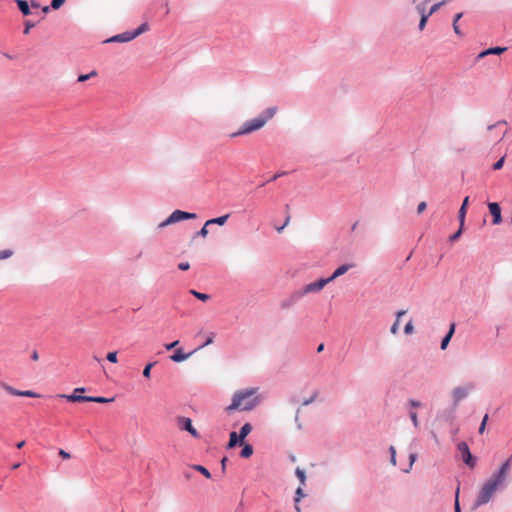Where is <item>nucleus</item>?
Listing matches in <instances>:
<instances>
[{"label":"nucleus","instance_id":"nucleus-55","mask_svg":"<svg viewBox=\"0 0 512 512\" xmlns=\"http://www.w3.org/2000/svg\"><path fill=\"white\" fill-rule=\"evenodd\" d=\"M178 268L182 271H186L190 268V264L188 262H181L179 263Z\"/></svg>","mask_w":512,"mask_h":512},{"label":"nucleus","instance_id":"nucleus-20","mask_svg":"<svg viewBox=\"0 0 512 512\" xmlns=\"http://www.w3.org/2000/svg\"><path fill=\"white\" fill-rule=\"evenodd\" d=\"M244 440L240 439L239 434L235 431L231 432L229 435V441L227 444V448L231 449L234 448L237 445H243Z\"/></svg>","mask_w":512,"mask_h":512},{"label":"nucleus","instance_id":"nucleus-29","mask_svg":"<svg viewBox=\"0 0 512 512\" xmlns=\"http://www.w3.org/2000/svg\"><path fill=\"white\" fill-rule=\"evenodd\" d=\"M295 475L300 481V486H304L306 484V473L303 469L297 467L295 470Z\"/></svg>","mask_w":512,"mask_h":512},{"label":"nucleus","instance_id":"nucleus-34","mask_svg":"<svg viewBox=\"0 0 512 512\" xmlns=\"http://www.w3.org/2000/svg\"><path fill=\"white\" fill-rule=\"evenodd\" d=\"M304 497H305V493L303 491V488H302V486H299L295 491L294 502L299 503L301 501V499Z\"/></svg>","mask_w":512,"mask_h":512},{"label":"nucleus","instance_id":"nucleus-1","mask_svg":"<svg viewBox=\"0 0 512 512\" xmlns=\"http://www.w3.org/2000/svg\"><path fill=\"white\" fill-rule=\"evenodd\" d=\"M258 388L238 390L232 397V402L226 407L228 413L234 410L251 411L260 403V397L256 396Z\"/></svg>","mask_w":512,"mask_h":512},{"label":"nucleus","instance_id":"nucleus-35","mask_svg":"<svg viewBox=\"0 0 512 512\" xmlns=\"http://www.w3.org/2000/svg\"><path fill=\"white\" fill-rule=\"evenodd\" d=\"M96 75H97V72H96L95 70L91 71V72H90V73H88V74H80V75L78 76L77 81H78V82H85V81L89 80L91 77H94V76H96Z\"/></svg>","mask_w":512,"mask_h":512},{"label":"nucleus","instance_id":"nucleus-49","mask_svg":"<svg viewBox=\"0 0 512 512\" xmlns=\"http://www.w3.org/2000/svg\"><path fill=\"white\" fill-rule=\"evenodd\" d=\"M299 415H300V408H298V409L296 410V414H295L294 421H295V424H296L297 429H298V430H301V429H302V424H301V422H300Z\"/></svg>","mask_w":512,"mask_h":512},{"label":"nucleus","instance_id":"nucleus-21","mask_svg":"<svg viewBox=\"0 0 512 512\" xmlns=\"http://www.w3.org/2000/svg\"><path fill=\"white\" fill-rule=\"evenodd\" d=\"M456 409L457 408H454V406L452 405V407L450 409L440 412L438 414V418L443 419L447 422H451L455 418Z\"/></svg>","mask_w":512,"mask_h":512},{"label":"nucleus","instance_id":"nucleus-41","mask_svg":"<svg viewBox=\"0 0 512 512\" xmlns=\"http://www.w3.org/2000/svg\"><path fill=\"white\" fill-rule=\"evenodd\" d=\"M65 1L66 0H52L50 7L54 10H57L65 3Z\"/></svg>","mask_w":512,"mask_h":512},{"label":"nucleus","instance_id":"nucleus-32","mask_svg":"<svg viewBox=\"0 0 512 512\" xmlns=\"http://www.w3.org/2000/svg\"><path fill=\"white\" fill-rule=\"evenodd\" d=\"M156 364H157V362H156V361H154V362L148 363V364L144 367L142 374H143V376H144L145 378H150V377H151V369H152Z\"/></svg>","mask_w":512,"mask_h":512},{"label":"nucleus","instance_id":"nucleus-53","mask_svg":"<svg viewBox=\"0 0 512 512\" xmlns=\"http://www.w3.org/2000/svg\"><path fill=\"white\" fill-rule=\"evenodd\" d=\"M408 404L412 407V408H418V407H421V402L418 401V400H415V399H410L408 401Z\"/></svg>","mask_w":512,"mask_h":512},{"label":"nucleus","instance_id":"nucleus-12","mask_svg":"<svg viewBox=\"0 0 512 512\" xmlns=\"http://www.w3.org/2000/svg\"><path fill=\"white\" fill-rule=\"evenodd\" d=\"M0 387L13 396L37 398L39 394L31 390H18L5 382H0Z\"/></svg>","mask_w":512,"mask_h":512},{"label":"nucleus","instance_id":"nucleus-2","mask_svg":"<svg viewBox=\"0 0 512 512\" xmlns=\"http://www.w3.org/2000/svg\"><path fill=\"white\" fill-rule=\"evenodd\" d=\"M277 107L271 106L263 110L257 117L245 121L238 131L230 135L231 138H235L242 135H247L262 129L269 120H271L277 113Z\"/></svg>","mask_w":512,"mask_h":512},{"label":"nucleus","instance_id":"nucleus-26","mask_svg":"<svg viewBox=\"0 0 512 512\" xmlns=\"http://www.w3.org/2000/svg\"><path fill=\"white\" fill-rule=\"evenodd\" d=\"M243 448L240 452V456L242 458H249L252 454H253V447L252 445L248 444V443H244L243 445Z\"/></svg>","mask_w":512,"mask_h":512},{"label":"nucleus","instance_id":"nucleus-44","mask_svg":"<svg viewBox=\"0 0 512 512\" xmlns=\"http://www.w3.org/2000/svg\"><path fill=\"white\" fill-rule=\"evenodd\" d=\"M417 459V455L415 453H411L409 455V468L408 469H405L404 472L408 473L410 471V469L412 468L414 462L416 461Z\"/></svg>","mask_w":512,"mask_h":512},{"label":"nucleus","instance_id":"nucleus-37","mask_svg":"<svg viewBox=\"0 0 512 512\" xmlns=\"http://www.w3.org/2000/svg\"><path fill=\"white\" fill-rule=\"evenodd\" d=\"M453 0H442L432 5V12H437L442 6L452 2Z\"/></svg>","mask_w":512,"mask_h":512},{"label":"nucleus","instance_id":"nucleus-11","mask_svg":"<svg viewBox=\"0 0 512 512\" xmlns=\"http://www.w3.org/2000/svg\"><path fill=\"white\" fill-rule=\"evenodd\" d=\"M492 484H494L500 491H503L507 488L510 482V477L507 475L495 470L488 478Z\"/></svg>","mask_w":512,"mask_h":512},{"label":"nucleus","instance_id":"nucleus-7","mask_svg":"<svg viewBox=\"0 0 512 512\" xmlns=\"http://www.w3.org/2000/svg\"><path fill=\"white\" fill-rule=\"evenodd\" d=\"M196 217L197 215L195 213H190L182 210H175L168 216V218H166L163 222L158 224V228L162 229L179 221L191 220L195 219Z\"/></svg>","mask_w":512,"mask_h":512},{"label":"nucleus","instance_id":"nucleus-59","mask_svg":"<svg viewBox=\"0 0 512 512\" xmlns=\"http://www.w3.org/2000/svg\"><path fill=\"white\" fill-rule=\"evenodd\" d=\"M287 173H288V172H286V171H283V172H280V173H276V174H275V175H274V176L269 180V182H270V181H275V180H277L279 177H282V176H284V175H287Z\"/></svg>","mask_w":512,"mask_h":512},{"label":"nucleus","instance_id":"nucleus-33","mask_svg":"<svg viewBox=\"0 0 512 512\" xmlns=\"http://www.w3.org/2000/svg\"><path fill=\"white\" fill-rule=\"evenodd\" d=\"M14 255V250L12 249H4L0 251V260L9 259Z\"/></svg>","mask_w":512,"mask_h":512},{"label":"nucleus","instance_id":"nucleus-31","mask_svg":"<svg viewBox=\"0 0 512 512\" xmlns=\"http://www.w3.org/2000/svg\"><path fill=\"white\" fill-rule=\"evenodd\" d=\"M193 469H195L196 471L200 472L204 477H206L207 479H210L211 478V473L209 472V470L207 468H205L204 466L202 465H194L193 466Z\"/></svg>","mask_w":512,"mask_h":512},{"label":"nucleus","instance_id":"nucleus-61","mask_svg":"<svg viewBox=\"0 0 512 512\" xmlns=\"http://www.w3.org/2000/svg\"><path fill=\"white\" fill-rule=\"evenodd\" d=\"M406 314V310H399L397 313H396V319H399Z\"/></svg>","mask_w":512,"mask_h":512},{"label":"nucleus","instance_id":"nucleus-8","mask_svg":"<svg viewBox=\"0 0 512 512\" xmlns=\"http://www.w3.org/2000/svg\"><path fill=\"white\" fill-rule=\"evenodd\" d=\"M351 267H353L352 264H343L339 266L330 277L328 278H321L314 283L316 285V289L318 292H320L328 283L334 281L336 278L344 275Z\"/></svg>","mask_w":512,"mask_h":512},{"label":"nucleus","instance_id":"nucleus-36","mask_svg":"<svg viewBox=\"0 0 512 512\" xmlns=\"http://www.w3.org/2000/svg\"><path fill=\"white\" fill-rule=\"evenodd\" d=\"M389 453H390V463L393 465V466H396L397 462H396V449L394 446H390L389 447Z\"/></svg>","mask_w":512,"mask_h":512},{"label":"nucleus","instance_id":"nucleus-39","mask_svg":"<svg viewBox=\"0 0 512 512\" xmlns=\"http://www.w3.org/2000/svg\"><path fill=\"white\" fill-rule=\"evenodd\" d=\"M462 231H463V227L460 226L459 229L449 237V240L451 242L458 240L462 235Z\"/></svg>","mask_w":512,"mask_h":512},{"label":"nucleus","instance_id":"nucleus-3","mask_svg":"<svg viewBox=\"0 0 512 512\" xmlns=\"http://www.w3.org/2000/svg\"><path fill=\"white\" fill-rule=\"evenodd\" d=\"M310 293H318L316 285H314L313 282L291 292L287 297L280 301L279 307L281 310H288L295 306L305 295Z\"/></svg>","mask_w":512,"mask_h":512},{"label":"nucleus","instance_id":"nucleus-62","mask_svg":"<svg viewBox=\"0 0 512 512\" xmlns=\"http://www.w3.org/2000/svg\"><path fill=\"white\" fill-rule=\"evenodd\" d=\"M31 359L37 361L39 359V355L37 351H33L31 354Z\"/></svg>","mask_w":512,"mask_h":512},{"label":"nucleus","instance_id":"nucleus-24","mask_svg":"<svg viewBox=\"0 0 512 512\" xmlns=\"http://www.w3.org/2000/svg\"><path fill=\"white\" fill-rule=\"evenodd\" d=\"M463 17V12H459V13H456L453 17V23H452V26H453V30L455 32L456 35H458L459 37H463V32L460 30V27L458 25V21Z\"/></svg>","mask_w":512,"mask_h":512},{"label":"nucleus","instance_id":"nucleus-9","mask_svg":"<svg viewBox=\"0 0 512 512\" xmlns=\"http://www.w3.org/2000/svg\"><path fill=\"white\" fill-rule=\"evenodd\" d=\"M457 449L461 455L463 462L470 468H474L477 463V459L474 455H472L468 444L464 441H461L457 445Z\"/></svg>","mask_w":512,"mask_h":512},{"label":"nucleus","instance_id":"nucleus-46","mask_svg":"<svg viewBox=\"0 0 512 512\" xmlns=\"http://www.w3.org/2000/svg\"><path fill=\"white\" fill-rule=\"evenodd\" d=\"M106 359L111 362V363H116L117 362V352L116 351H113V352H109L106 356Z\"/></svg>","mask_w":512,"mask_h":512},{"label":"nucleus","instance_id":"nucleus-25","mask_svg":"<svg viewBox=\"0 0 512 512\" xmlns=\"http://www.w3.org/2000/svg\"><path fill=\"white\" fill-rule=\"evenodd\" d=\"M229 218V214H225V215H222L220 217H217V218H212V219H209L206 221L205 223V226H209V225H212V224H217V225H224L227 220Z\"/></svg>","mask_w":512,"mask_h":512},{"label":"nucleus","instance_id":"nucleus-10","mask_svg":"<svg viewBox=\"0 0 512 512\" xmlns=\"http://www.w3.org/2000/svg\"><path fill=\"white\" fill-rule=\"evenodd\" d=\"M177 426L180 430L188 432L192 437L200 438L199 432L194 428L192 420L189 417L178 416L176 418Z\"/></svg>","mask_w":512,"mask_h":512},{"label":"nucleus","instance_id":"nucleus-18","mask_svg":"<svg viewBox=\"0 0 512 512\" xmlns=\"http://www.w3.org/2000/svg\"><path fill=\"white\" fill-rule=\"evenodd\" d=\"M193 354V352H190V353H184L182 349H177L171 356H170V359L173 361V362H176V363H179V362H183L185 360H187L191 355Z\"/></svg>","mask_w":512,"mask_h":512},{"label":"nucleus","instance_id":"nucleus-22","mask_svg":"<svg viewBox=\"0 0 512 512\" xmlns=\"http://www.w3.org/2000/svg\"><path fill=\"white\" fill-rule=\"evenodd\" d=\"M512 468V455L508 457L497 469V471L507 475L510 477V472Z\"/></svg>","mask_w":512,"mask_h":512},{"label":"nucleus","instance_id":"nucleus-52","mask_svg":"<svg viewBox=\"0 0 512 512\" xmlns=\"http://www.w3.org/2000/svg\"><path fill=\"white\" fill-rule=\"evenodd\" d=\"M197 236L206 237L208 235L207 226H203L196 234Z\"/></svg>","mask_w":512,"mask_h":512},{"label":"nucleus","instance_id":"nucleus-56","mask_svg":"<svg viewBox=\"0 0 512 512\" xmlns=\"http://www.w3.org/2000/svg\"><path fill=\"white\" fill-rule=\"evenodd\" d=\"M178 344H179V341H178V340H176V341L171 342V343H169V344H165V348H166V350H172V349H174Z\"/></svg>","mask_w":512,"mask_h":512},{"label":"nucleus","instance_id":"nucleus-50","mask_svg":"<svg viewBox=\"0 0 512 512\" xmlns=\"http://www.w3.org/2000/svg\"><path fill=\"white\" fill-rule=\"evenodd\" d=\"M317 392H314V394L310 397V398H307L305 399L303 402H302V405L303 406H308L310 405L311 403H313L317 397Z\"/></svg>","mask_w":512,"mask_h":512},{"label":"nucleus","instance_id":"nucleus-17","mask_svg":"<svg viewBox=\"0 0 512 512\" xmlns=\"http://www.w3.org/2000/svg\"><path fill=\"white\" fill-rule=\"evenodd\" d=\"M455 328H456V324L451 323L448 332L446 333V335L443 337V339L441 341V344H440L441 350H445L447 348V346L449 345V342L451 341V338L453 337V335L455 333Z\"/></svg>","mask_w":512,"mask_h":512},{"label":"nucleus","instance_id":"nucleus-19","mask_svg":"<svg viewBox=\"0 0 512 512\" xmlns=\"http://www.w3.org/2000/svg\"><path fill=\"white\" fill-rule=\"evenodd\" d=\"M468 204H469V197L466 196L464 198L462 205L458 212V219H459V223L461 224V227H464Z\"/></svg>","mask_w":512,"mask_h":512},{"label":"nucleus","instance_id":"nucleus-15","mask_svg":"<svg viewBox=\"0 0 512 512\" xmlns=\"http://www.w3.org/2000/svg\"><path fill=\"white\" fill-rule=\"evenodd\" d=\"M133 40V35L131 34V31H125L123 33L114 35L104 41V43H112V42H118V43H125Z\"/></svg>","mask_w":512,"mask_h":512},{"label":"nucleus","instance_id":"nucleus-48","mask_svg":"<svg viewBox=\"0 0 512 512\" xmlns=\"http://www.w3.org/2000/svg\"><path fill=\"white\" fill-rule=\"evenodd\" d=\"M214 336L215 334L213 332H211L208 336V338L206 339V341L204 342V344H202L198 349H201L207 345H210L213 343V340H214Z\"/></svg>","mask_w":512,"mask_h":512},{"label":"nucleus","instance_id":"nucleus-6","mask_svg":"<svg viewBox=\"0 0 512 512\" xmlns=\"http://www.w3.org/2000/svg\"><path fill=\"white\" fill-rule=\"evenodd\" d=\"M475 389V384L468 382L464 385L456 386L451 392L452 405L457 408L459 403L468 397L471 391Z\"/></svg>","mask_w":512,"mask_h":512},{"label":"nucleus","instance_id":"nucleus-4","mask_svg":"<svg viewBox=\"0 0 512 512\" xmlns=\"http://www.w3.org/2000/svg\"><path fill=\"white\" fill-rule=\"evenodd\" d=\"M500 491L499 488H497L492 482H490L488 479L482 484L476 500L472 506L473 510L478 509L479 507L486 505L489 503L495 496V494Z\"/></svg>","mask_w":512,"mask_h":512},{"label":"nucleus","instance_id":"nucleus-43","mask_svg":"<svg viewBox=\"0 0 512 512\" xmlns=\"http://www.w3.org/2000/svg\"><path fill=\"white\" fill-rule=\"evenodd\" d=\"M504 162H505V157H501L499 160H497L494 164H493V169L494 170H500L503 165H504Z\"/></svg>","mask_w":512,"mask_h":512},{"label":"nucleus","instance_id":"nucleus-23","mask_svg":"<svg viewBox=\"0 0 512 512\" xmlns=\"http://www.w3.org/2000/svg\"><path fill=\"white\" fill-rule=\"evenodd\" d=\"M17 4L18 9L24 16H28L31 14L30 5L26 0H14Z\"/></svg>","mask_w":512,"mask_h":512},{"label":"nucleus","instance_id":"nucleus-45","mask_svg":"<svg viewBox=\"0 0 512 512\" xmlns=\"http://www.w3.org/2000/svg\"><path fill=\"white\" fill-rule=\"evenodd\" d=\"M414 331V326H413V323L412 321L410 320L404 327V333L409 335V334H412Z\"/></svg>","mask_w":512,"mask_h":512},{"label":"nucleus","instance_id":"nucleus-38","mask_svg":"<svg viewBox=\"0 0 512 512\" xmlns=\"http://www.w3.org/2000/svg\"><path fill=\"white\" fill-rule=\"evenodd\" d=\"M409 417L413 423V426L415 428H418L419 427V421H418V415L415 411H410L409 412Z\"/></svg>","mask_w":512,"mask_h":512},{"label":"nucleus","instance_id":"nucleus-28","mask_svg":"<svg viewBox=\"0 0 512 512\" xmlns=\"http://www.w3.org/2000/svg\"><path fill=\"white\" fill-rule=\"evenodd\" d=\"M149 30V25L147 23H142L137 29L134 31H131V34L133 35V39L138 37L139 35L143 34L144 32Z\"/></svg>","mask_w":512,"mask_h":512},{"label":"nucleus","instance_id":"nucleus-60","mask_svg":"<svg viewBox=\"0 0 512 512\" xmlns=\"http://www.w3.org/2000/svg\"><path fill=\"white\" fill-rule=\"evenodd\" d=\"M228 461V458L227 457H223L222 460H221V468H222V471L225 472V469H226V462Z\"/></svg>","mask_w":512,"mask_h":512},{"label":"nucleus","instance_id":"nucleus-27","mask_svg":"<svg viewBox=\"0 0 512 512\" xmlns=\"http://www.w3.org/2000/svg\"><path fill=\"white\" fill-rule=\"evenodd\" d=\"M252 431V425L250 423H245L239 431V437L240 439L244 440L247 435Z\"/></svg>","mask_w":512,"mask_h":512},{"label":"nucleus","instance_id":"nucleus-47","mask_svg":"<svg viewBox=\"0 0 512 512\" xmlns=\"http://www.w3.org/2000/svg\"><path fill=\"white\" fill-rule=\"evenodd\" d=\"M24 26L25 27H24L23 33L28 34L30 32L31 28H33L35 26V23L27 20V21H25Z\"/></svg>","mask_w":512,"mask_h":512},{"label":"nucleus","instance_id":"nucleus-64","mask_svg":"<svg viewBox=\"0 0 512 512\" xmlns=\"http://www.w3.org/2000/svg\"><path fill=\"white\" fill-rule=\"evenodd\" d=\"M323 350H324V344H323V343H321V344H319V345H318V347H317V352H318V353H320V352H322Z\"/></svg>","mask_w":512,"mask_h":512},{"label":"nucleus","instance_id":"nucleus-58","mask_svg":"<svg viewBox=\"0 0 512 512\" xmlns=\"http://www.w3.org/2000/svg\"><path fill=\"white\" fill-rule=\"evenodd\" d=\"M59 456H61L63 459H69L71 457V455L63 449L59 450Z\"/></svg>","mask_w":512,"mask_h":512},{"label":"nucleus","instance_id":"nucleus-42","mask_svg":"<svg viewBox=\"0 0 512 512\" xmlns=\"http://www.w3.org/2000/svg\"><path fill=\"white\" fill-rule=\"evenodd\" d=\"M454 512H462L461 508H460V503H459V488H457V491H456Z\"/></svg>","mask_w":512,"mask_h":512},{"label":"nucleus","instance_id":"nucleus-57","mask_svg":"<svg viewBox=\"0 0 512 512\" xmlns=\"http://www.w3.org/2000/svg\"><path fill=\"white\" fill-rule=\"evenodd\" d=\"M504 124H506V121L505 120H500V121H498L495 124L489 125L488 126V130H492V129H494V128L500 126V125H504Z\"/></svg>","mask_w":512,"mask_h":512},{"label":"nucleus","instance_id":"nucleus-5","mask_svg":"<svg viewBox=\"0 0 512 512\" xmlns=\"http://www.w3.org/2000/svg\"><path fill=\"white\" fill-rule=\"evenodd\" d=\"M85 392L84 387L75 388L72 394H58V398H64L70 402H95V403H110L114 400V398H106L102 396H76V393Z\"/></svg>","mask_w":512,"mask_h":512},{"label":"nucleus","instance_id":"nucleus-30","mask_svg":"<svg viewBox=\"0 0 512 512\" xmlns=\"http://www.w3.org/2000/svg\"><path fill=\"white\" fill-rule=\"evenodd\" d=\"M190 294H192L194 297H196L197 299H199L200 301H207L210 299V295L208 294H205V293H201V292H198L196 290H190Z\"/></svg>","mask_w":512,"mask_h":512},{"label":"nucleus","instance_id":"nucleus-40","mask_svg":"<svg viewBox=\"0 0 512 512\" xmlns=\"http://www.w3.org/2000/svg\"><path fill=\"white\" fill-rule=\"evenodd\" d=\"M488 418H489L488 414H485L483 419H482V422L480 424V427L478 429L479 434H483L484 433V431L486 429V424H487Z\"/></svg>","mask_w":512,"mask_h":512},{"label":"nucleus","instance_id":"nucleus-13","mask_svg":"<svg viewBox=\"0 0 512 512\" xmlns=\"http://www.w3.org/2000/svg\"><path fill=\"white\" fill-rule=\"evenodd\" d=\"M416 10L418 11V13L420 14L421 18H420V21H419V25H418V28L420 31H422L426 24H427V21L429 19V17L431 15H433L435 12H432L431 11H428L426 12L425 10V4L424 3H420L416 6Z\"/></svg>","mask_w":512,"mask_h":512},{"label":"nucleus","instance_id":"nucleus-54","mask_svg":"<svg viewBox=\"0 0 512 512\" xmlns=\"http://www.w3.org/2000/svg\"><path fill=\"white\" fill-rule=\"evenodd\" d=\"M426 207H427L426 202H424V201H423V202H420V203L418 204V206H417V213H418V214H421V213L426 209Z\"/></svg>","mask_w":512,"mask_h":512},{"label":"nucleus","instance_id":"nucleus-14","mask_svg":"<svg viewBox=\"0 0 512 512\" xmlns=\"http://www.w3.org/2000/svg\"><path fill=\"white\" fill-rule=\"evenodd\" d=\"M489 211L493 217L492 223L494 225H498L502 222V216H501V208L500 205L497 202H489L488 203Z\"/></svg>","mask_w":512,"mask_h":512},{"label":"nucleus","instance_id":"nucleus-63","mask_svg":"<svg viewBox=\"0 0 512 512\" xmlns=\"http://www.w3.org/2000/svg\"><path fill=\"white\" fill-rule=\"evenodd\" d=\"M39 8L40 7V4L36 1H31V5H30V8Z\"/></svg>","mask_w":512,"mask_h":512},{"label":"nucleus","instance_id":"nucleus-16","mask_svg":"<svg viewBox=\"0 0 512 512\" xmlns=\"http://www.w3.org/2000/svg\"><path fill=\"white\" fill-rule=\"evenodd\" d=\"M506 50H507V47H500V46L490 47V48L480 52L477 56V59H482V58H484L488 55H492V54L500 55V54L504 53Z\"/></svg>","mask_w":512,"mask_h":512},{"label":"nucleus","instance_id":"nucleus-51","mask_svg":"<svg viewBox=\"0 0 512 512\" xmlns=\"http://www.w3.org/2000/svg\"><path fill=\"white\" fill-rule=\"evenodd\" d=\"M399 325H400L399 319H396V321L393 323V325L390 328V332L392 334H397L398 333V329H399Z\"/></svg>","mask_w":512,"mask_h":512}]
</instances>
